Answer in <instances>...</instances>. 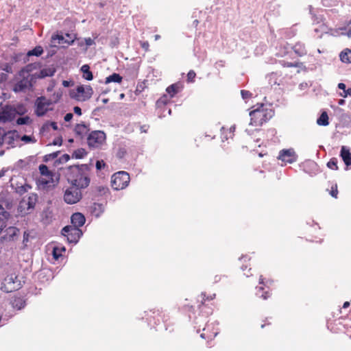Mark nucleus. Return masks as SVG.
I'll return each instance as SVG.
<instances>
[{
    "instance_id": "nucleus-30",
    "label": "nucleus",
    "mask_w": 351,
    "mask_h": 351,
    "mask_svg": "<svg viewBox=\"0 0 351 351\" xmlns=\"http://www.w3.org/2000/svg\"><path fill=\"white\" fill-rule=\"evenodd\" d=\"M93 212L98 217L104 212L102 204L95 203L93 206Z\"/></svg>"
},
{
    "instance_id": "nucleus-6",
    "label": "nucleus",
    "mask_w": 351,
    "mask_h": 351,
    "mask_svg": "<svg viewBox=\"0 0 351 351\" xmlns=\"http://www.w3.org/2000/svg\"><path fill=\"white\" fill-rule=\"evenodd\" d=\"M21 287V281L15 274L8 275L1 285V289L6 293L18 290Z\"/></svg>"
},
{
    "instance_id": "nucleus-29",
    "label": "nucleus",
    "mask_w": 351,
    "mask_h": 351,
    "mask_svg": "<svg viewBox=\"0 0 351 351\" xmlns=\"http://www.w3.org/2000/svg\"><path fill=\"white\" fill-rule=\"evenodd\" d=\"M43 47L40 46H37L32 50L29 51L27 53V56H39L43 53Z\"/></svg>"
},
{
    "instance_id": "nucleus-40",
    "label": "nucleus",
    "mask_w": 351,
    "mask_h": 351,
    "mask_svg": "<svg viewBox=\"0 0 351 351\" xmlns=\"http://www.w3.org/2000/svg\"><path fill=\"white\" fill-rule=\"evenodd\" d=\"M195 73L194 72V71L193 70H191L188 74H187V81L188 82H193V80H194V78L195 77Z\"/></svg>"
},
{
    "instance_id": "nucleus-1",
    "label": "nucleus",
    "mask_w": 351,
    "mask_h": 351,
    "mask_svg": "<svg viewBox=\"0 0 351 351\" xmlns=\"http://www.w3.org/2000/svg\"><path fill=\"white\" fill-rule=\"evenodd\" d=\"M88 169V165L70 166L69 167V181L80 190L86 188L90 184V178L86 173Z\"/></svg>"
},
{
    "instance_id": "nucleus-11",
    "label": "nucleus",
    "mask_w": 351,
    "mask_h": 351,
    "mask_svg": "<svg viewBox=\"0 0 351 351\" xmlns=\"http://www.w3.org/2000/svg\"><path fill=\"white\" fill-rule=\"evenodd\" d=\"M16 108L11 106H6L0 112V121L4 123L11 121L16 117Z\"/></svg>"
},
{
    "instance_id": "nucleus-52",
    "label": "nucleus",
    "mask_w": 351,
    "mask_h": 351,
    "mask_svg": "<svg viewBox=\"0 0 351 351\" xmlns=\"http://www.w3.org/2000/svg\"><path fill=\"white\" fill-rule=\"evenodd\" d=\"M49 126H51L54 130H58V125L56 122H50Z\"/></svg>"
},
{
    "instance_id": "nucleus-4",
    "label": "nucleus",
    "mask_w": 351,
    "mask_h": 351,
    "mask_svg": "<svg viewBox=\"0 0 351 351\" xmlns=\"http://www.w3.org/2000/svg\"><path fill=\"white\" fill-rule=\"evenodd\" d=\"M37 201V194L30 193L27 197H23L19 202L18 210L23 215L29 214L34 210Z\"/></svg>"
},
{
    "instance_id": "nucleus-44",
    "label": "nucleus",
    "mask_w": 351,
    "mask_h": 351,
    "mask_svg": "<svg viewBox=\"0 0 351 351\" xmlns=\"http://www.w3.org/2000/svg\"><path fill=\"white\" fill-rule=\"evenodd\" d=\"M2 132V129L0 128V147L5 143V133Z\"/></svg>"
},
{
    "instance_id": "nucleus-19",
    "label": "nucleus",
    "mask_w": 351,
    "mask_h": 351,
    "mask_svg": "<svg viewBox=\"0 0 351 351\" xmlns=\"http://www.w3.org/2000/svg\"><path fill=\"white\" fill-rule=\"evenodd\" d=\"M81 71L83 73V77L87 80H92L93 75L90 71V66L88 64H84L81 67Z\"/></svg>"
},
{
    "instance_id": "nucleus-50",
    "label": "nucleus",
    "mask_w": 351,
    "mask_h": 351,
    "mask_svg": "<svg viewBox=\"0 0 351 351\" xmlns=\"http://www.w3.org/2000/svg\"><path fill=\"white\" fill-rule=\"evenodd\" d=\"M50 125V122L45 123L41 128V132H45V130H48Z\"/></svg>"
},
{
    "instance_id": "nucleus-25",
    "label": "nucleus",
    "mask_w": 351,
    "mask_h": 351,
    "mask_svg": "<svg viewBox=\"0 0 351 351\" xmlns=\"http://www.w3.org/2000/svg\"><path fill=\"white\" fill-rule=\"evenodd\" d=\"M5 143L10 145L12 147H15L14 143V136L12 132H8L7 134L5 133Z\"/></svg>"
},
{
    "instance_id": "nucleus-27",
    "label": "nucleus",
    "mask_w": 351,
    "mask_h": 351,
    "mask_svg": "<svg viewBox=\"0 0 351 351\" xmlns=\"http://www.w3.org/2000/svg\"><path fill=\"white\" fill-rule=\"evenodd\" d=\"M6 232L9 236V239L14 240V237L18 234L19 230L16 227L11 226L6 230Z\"/></svg>"
},
{
    "instance_id": "nucleus-45",
    "label": "nucleus",
    "mask_w": 351,
    "mask_h": 351,
    "mask_svg": "<svg viewBox=\"0 0 351 351\" xmlns=\"http://www.w3.org/2000/svg\"><path fill=\"white\" fill-rule=\"evenodd\" d=\"M6 226V220L0 219V232H2L3 229Z\"/></svg>"
},
{
    "instance_id": "nucleus-35",
    "label": "nucleus",
    "mask_w": 351,
    "mask_h": 351,
    "mask_svg": "<svg viewBox=\"0 0 351 351\" xmlns=\"http://www.w3.org/2000/svg\"><path fill=\"white\" fill-rule=\"evenodd\" d=\"M10 217V213L0 204V219L7 220Z\"/></svg>"
},
{
    "instance_id": "nucleus-49",
    "label": "nucleus",
    "mask_w": 351,
    "mask_h": 351,
    "mask_svg": "<svg viewBox=\"0 0 351 351\" xmlns=\"http://www.w3.org/2000/svg\"><path fill=\"white\" fill-rule=\"evenodd\" d=\"M73 111L75 114H78V115H81L82 114V110L81 108L79 107V106H75L73 108Z\"/></svg>"
},
{
    "instance_id": "nucleus-32",
    "label": "nucleus",
    "mask_w": 351,
    "mask_h": 351,
    "mask_svg": "<svg viewBox=\"0 0 351 351\" xmlns=\"http://www.w3.org/2000/svg\"><path fill=\"white\" fill-rule=\"evenodd\" d=\"M85 149L81 148L75 150L73 154V157L75 158H82L86 155Z\"/></svg>"
},
{
    "instance_id": "nucleus-41",
    "label": "nucleus",
    "mask_w": 351,
    "mask_h": 351,
    "mask_svg": "<svg viewBox=\"0 0 351 351\" xmlns=\"http://www.w3.org/2000/svg\"><path fill=\"white\" fill-rule=\"evenodd\" d=\"M241 94L243 99H248V98L251 97V96H252V93L250 91L245 90H242L241 91Z\"/></svg>"
},
{
    "instance_id": "nucleus-59",
    "label": "nucleus",
    "mask_w": 351,
    "mask_h": 351,
    "mask_svg": "<svg viewBox=\"0 0 351 351\" xmlns=\"http://www.w3.org/2000/svg\"><path fill=\"white\" fill-rule=\"evenodd\" d=\"M63 85L64 86L67 87L69 85V82L67 81H63Z\"/></svg>"
},
{
    "instance_id": "nucleus-39",
    "label": "nucleus",
    "mask_w": 351,
    "mask_h": 351,
    "mask_svg": "<svg viewBox=\"0 0 351 351\" xmlns=\"http://www.w3.org/2000/svg\"><path fill=\"white\" fill-rule=\"evenodd\" d=\"M16 108V114L23 115L26 112L25 108L22 105H19Z\"/></svg>"
},
{
    "instance_id": "nucleus-23",
    "label": "nucleus",
    "mask_w": 351,
    "mask_h": 351,
    "mask_svg": "<svg viewBox=\"0 0 351 351\" xmlns=\"http://www.w3.org/2000/svg\"><path fill=\"white\" fill-rule=\"evenodd\" d=\"M317 123L319 125H323V126H326L329 124L328 116L326 112H323L321 114L320 117L317 120Z\"/></svg>"
},
{
    "instance_id": "nucleus-48",
    "label": "nucleus",
    "mask_w": 351,
    "mask_h": 351,
    "mask_svg": "<svg viewBox=\"0 0 351 351\" xmlns=\"http://www.w3.org/2000/svg\"><path fill=\"white\" fill-rule=\"evenodd\" d=\"M62 143V140L61 138H58L56 139H55L53 143H52V145H61Z\"/></svg>"
},
{
    "instance_id": "nucleus-47",
    "label": "nucleus",
    "mask_w": 351,
    "mask_h": 351,
    "mask_svg": "<svg viewBox=\"0 0 351 351\" xmlns=\"http://www.w3.org/2000/svg\"><path fill=\"white\" fill-rule=\"evenodd\" d=\"M104 166V162L101 160V161H99V160H97V162H96V168L99 170L103 168V167Z\"/></svg>"
},
{
    "instance_id": "nucleus-62",
    "label": "nucleus",
    "mask_w": 351,
    "mask_h": 351,
    "mask_svg": "<svg viewBox=\"0 0 351 351\" xmlns=\"http://www.w3.org/2000/svg\"><path fill=\"white\" fill-rule=\"evenodd\" d=\"M155 40H157L160 38V36L158 34H156L154 36Z\"/></svg>"
},
{
    "instance_id": "nucleus-61",
    "label": "nucleus",
    "mask_w": 351,
    "mask_h": 351,
    "mask_svg": "<svg viewBox=\"0 0 351 351\" xmlns=\"http://www.w3.org/2000/svg\"><path fill=\"white\" fill-rule=\"evenodd\" d=\"M263 280L264 279H263V276H261L260 279H259V283L260 284H263Z\"/></svg>"
},
{
    "instance_id": "nucleus-43",
    "label": "nucleus",
    "mask_w": 351,
    "mask_h": 351,
    "mask_svg": "<svg viewBox=\"0 0 351 351\" xmlns=\"http://www.w3.org/2000/svg\"><path fill=\"white\" fill-rule=\"evenodd\" d=\"M337 193H338L337 186V185H335V187H333V186L332 187V190H331V191H330V195H331L332 197H334L337 198Z\"/></svg>"
},
{
    "instance_id": "nucleus-38",
    "label": "nucleus",
    "mask_w": 351,
    "mask_h": 351,
    "mask_svg": "<svg viewBox=\"0 0 351 351\" xmlns=\"http://www.w3.org/2000/svg\"><path fill=\"white\" fill-rule=\"evenodd\" d=\"M59 152H53L51 154H47L45 156V161H48L50 160H53L56 158L59 154Z\"/></svg>"
},
{
    "instance_id": "nucleus-22",
    "label": "nucleus",
    "mask_w": 351,
    "mask_h": 351,
    "mask_svg": "<svg viewBox=\"0 0 351 351\" xmlns=\"http://www.w3.org/2000/svg\"><path fill=\"white\" fill-rule=\"evenodd\" d=\"M122 81V77L118 73H113L106 78V84L110 82L121 83Z\"/></svg>"
},
{
    "instance_id": "nucleus-20",
    "label": "nucleus",
    "mask_w": 351,
    "mask_h": 351,
    "mask_svg": "<svg viewBox=\"0 0 351 351\" xmlns=\"http://www.w3.org/2000/svg\"><path fill=\"white\" fill-rule=\"evenodd\" d=\"M31 188L32 186L28 184H24L21 185L16 184V186L14 187V189L16 193L19 195H23L25 193L27 192V191Z\"/></svg>"
},
{
    "instance_id": "nucleus-15",
    "label": "nucleus",
    "mask_w": 351,
    "mask_h": 351,
    "mask_svg": "<svg viewBox=\"0 0 351 351\" xmlns=\"http://www.w3.org/2000/svg\"><path fill=\"white\" fill-rule=\"evenodd\" d=\"M75 37L69 34H66V36H62V35H56L55 36L52 37V39L56 40H58V44H64L66 43L67 45H71L73 43L75 40Z\"/></svg>"
},
{
    "instance_id": "nucleus-36",
    "label": "nucleus",
    "mask_w": 351,
    "mask_h": 351,
    "mask_svg": "<svg viewBox=\"0 0 351 351\" xmlns=\"http://www.w3.org/2000/svg\"><path fill=\"white\" fill-rule=\"evenodd\" d=\"M327 166L328 168L332 169H337V160L335 158H333L330 160V161L327 163Z\"/></svg>"
},
{
    "instance_id": "nucleus-58",
    "label": "nucleus",
    "mask_w": 351,
    "mask_h": 351,
    "mask_svg": "<svg viewBox=\"0 0 351 351\" xmlns=\"http://www.w3.org/2000/svg\"><path fill=\"white\" fill-rule=\"evenodd\" d=\"M338 104L339 105H343L345 104V100L344 99H339V101H338Z\"/></svg>"
},
{
    "instance_id": "nucleus-14",
    "label": "nucleus",
    "mask_w": 351,
    "mask_h": 351,
    "mask_svg": "<svg viewBox=\"0 0 351 351\" xmlns=\"http://www.w3.org/2000/svg\"><path fill=\"white\" fill-rule=\"evenodd\" d=\"M71 220L73 224L71 226L80 228L84 224L86 219L82 213H75L72 215Z\"/></svg>"
},
{
    "instance_id": "nucleus-2",
    "label": "nucleus",
    "mask_w": 351,
    "mask_h": 351,
    "mask_svg": "<svg viewBox=\"0 0 351 351\" xmlns=\"http://www.w3.org/2000/svg\"><path fill=\"white\" fill-rule=\"evenodd\" d=\"M32 69L33 64H29L20 71L16 77V82L13 87L15 93L26 92L32 89L35 82V75L30 73Z\"/></svg>"
},
{
    "instance_id": "nucleus-17",
    "label": "nucleus",
    "mask_w": 351,
    "mask_h": 351,
    "mask_svg": "<svg viewBox=\"0 0 351 351\" xmlns=\"http://www.w3.org/2000/svg\"><path fill=\"white\" fill-rule=\"evenodd\" d=\"M90 128L88 125H86L84 123H78L75 127V132L81 138H83L84 136H86Z\"/></svg>"
},
{
    "instance_id": "nucleus-64",
    "label": "nucleus",
    "mask_w": 351,
    "mask_h": 351,
    "mask_svg": "<svg viewBox=\"0 0 351 351\" xmlns=\"http://www.w3.org/2000/svg\"><path fill=\"white\" fill-rule=\"evenodd\" d=\"M102 101L104 104H106L108 101V99H103Z\"/></svg>"
},
{
    "instance_id": "nucleus-9",
    "label": "nucleus",
    "mask_w": 351,
    "mask_h": 351,
    "mask_svg": "<svg viewBox=\"0 0 351 351\" xmlns=\"http://www.w3.org/2000/svg\"><path fill=\"white\" fill-rule=\"evenodd\" d=\"M93 93V88L90 86H79L76 88V92L71 93L73 98L80 101H84L89 99Z\"/></svg>"
},
{
    "instance_id": "nucleus-55",
    "label": "nucleus",
    "mask_w": 351,
    "mask_h": 351,
    "mask_svg": "<svg viewBox=\"0 0 351 351\" xmlns=\"http://www.w3.org/2000/svg\"><path fill=\"white\" fill-rule=\"evenodd\" d=\"M53 255L56 259H58L59 257V255H58L56 253V248L53 249Z\"/></svg>"
},
{
    "instance_id": "nucleus-57",
    "label": "nucleus",
    "mask_w": 351,
    "mask_h": 351,
    "mask_svg": "<svg viewBox=\"0 0 351 351\" xmlns=\"http://www.w3.org/2000/svg\"><path fill=\"white\" fill-rule=\"evenodd\" d=\"M350 306V302H345L343 305V308H348V306Z\"/></svg>"
},
{
    "instance_id": "nucleus-63",
    "label": "nucleus",
    "mask_w": 351,
    "mask_h": 351,
    "mask_svg": "<svg viewBox=\"0 0 351 351\" xmlns=\"http://www.w3.org/2000/svg\"><path fill=\"white\" fill-rule=\"evenodd\" d=\"M230 132H233L234 130H235V126H232L230 128Z\"/></svg>"
},
{
    "instance_id": "nucleus-8",
    "label": "nucleus",
    "mask_w": 351,
    "mask_h": 351,
    "mask_svg": "<svg viewBox=\"0 0 351 351\" xmlns=\"http://www.w3.org/2000/svg\"><path fill=\"white\" fill-rule=\"evenodd\" d=\"M62 234L66 237L69 243H76L82 235V232L77 227L66 226L62 228Z\"/></svg>"
},
{
    "instance_id": "nucleus-42",
    "label": "nucleus",
    "mask_w": 351,
    "mask_h": 351,
    "mask_svg": "<svg viewBox=\"0 0 351 351\" xmlns=\"http://www.w3.org/2000/svg\"><path fill=\"white\" fill-rule=\"evenodd\" d=\"M70 159V156L69 154H65L64 155H62L60 158V162H67Z\"/></svg>"
},
{
    "instance_id": "nucleus-21",
    "label": "nucleus",
    "mask_w": 351,
    "mask_h": 351,
    "mask_svg": "<svg viewBox=\"0 0 351 351\" xmlns=\"http://www.w3.org/2000/svg\"><path fill=\"white\" fill-rule=\"evenodd\" d=\"M293 51L295 53L299 55L300 56H302L306 53V51L305 49V47L302 43H296L293 47Z\"/></svg>"
},
{
    "instance_id": "nucleus-13",
    "label": "nucleus",
    "mask_w": 351,
    "mask_h": 351,
    "mask_svg": "<svg viewBox=\"0 0 351 351\" xmlns=\"http://www.w3.org/2000/svg\"><path fill=\"white\" fill-rule=\"evenodd\" d=\"M278 158L285 162L293 163L297 160V155L293 149H282Z\"/></svg>"
},
{
    "instance_id": "nucleus-7",
    "label": "nucleus",
    "mask_w": 351,
    "mask_h": 351,
    "mask_svg": "<svg viewBox=\"0 0 351 351\" xmlns=\"http://www.w3.org/2000/svg\"><path fill=\"white\" fill-rule=\"evenodd\" d=\"M106 134L101 130L91 132L87 137V143L90 147L98 148L105 142Z\"/></svg>"
},
{
    "instance_id": "nucleus-12",
    "label": "nucleus",
    "mask_w": 351,
    "mask_h": 351,
    "mask_svg": "<svg viewBox=\"0 0 351 351\" xmlns=\"http://www.w3.org/2000/svg\"><path fill=\"white\" fill-rule=\"evenodd\" d=\"M50 100L46 99L44 97H38L36 101V114L38 117L43 116L47 110V107L51 105Z\"/></svg>"
},
{
    "instance_id": "nucleus-28",
    "label": "nucleus",
    "mask_w": 351,
    "mask_h": 351,
    "mask_svg": "<svg viewBox=\"0 0 351 351\" xmlns=\"http://www.w3.org/2000/svg\"><path fill=\"white\" fill-rule=\"evenodd\" d=\"M179 89V86L178 84H173L167 88V92L171 95V97H173L178 92Z\"/></svg>"
},
{
    "instance_id": "nucleus-10",
    "label": "nucleus",
    "mask_w": 351,
    "mask_h": 351,
    "mask_svg": "<svg viewBox=\"0 0 351 351\" xmlns=\"http://www.w3.org/2000/svg\"><path fill=\"white\" fill-rule=\"evenodd\" d=\"M82 197L81 191L73 185L65 191L64 195V199L69 204H74L78 202Z\"/></svg>"
},
{
    "instance_id": "nucleus-5",
    "label": "nucleus",
    "mask_w": 351,
    "mask_h": 351,
    "mask_svg": "<svg viewBox=\"0 0 351 351\" xmlns=\"http://www.w3.org/2000/svg\"><path fill=\"white\" fill-rule=\"evenodd\" d=\"M129 182V174L125 171H119L112 176L111 186L114 190L119 191L125 189Z\"/></svg>"
},
{
    "instance_id": "nucleus-16",
    "label": "nucleus",
    "mask_w": 351,
    "mask_h": 351,
    "mask_svg": "<svg viewBox=\"0 0 351 351\" xmlns=\"http://www.w3.org/2000/svg\"><path fill=\"white\" fill-rule=\"evenodd\" d=\"M56 72V69L53 66H49L43 69L40 71L39 73H35L34 75H35V78H44L46 77H51L54 75Z\"/></svg>"
},
{
    "instance_id": "nucleus-33",
    "label": "nucleus",
    "mask_w": 351,
    "mask_h": 351,
    "mask_svg": "<svg viewBox=\"0 0 351 351\" xmlns=\"http://www.w3.org/2000/svg\"><path fill=\"white\" fill-rule=\"evenodd\" d=\"M32 122L31 119L28 116H25L23 117H19L16 120V123L18 125H29Z\"/></svg>"
},
{
    "instance_id": "nucleus-37",
    "label": "nucleus",
    "mask_w": 351,
    "mask_h": 351,
    "mask_svg": "<svg viewBox=\"0 0 351 351\" xmlns=\"http://www.w3.org/2000/svg\"><path fill=\"white\" fill-rule=\"evenodd\" d=\"M21 139L25 143H36V140L34 137L27 135H23Z\"/></svg>"
},
{
    "instance_id": "nucleus-18",
    "label": "nucleus",
    "mask_w": 351,
    "mask_h": 351,
    "mask_svg": "<svg viewBox=\"0 0 351 351\" xmlns=\"http://www.w3.org/2000/svg\"><path fill=\"white\" fill-rule=\"evenodd\" d=\"M340 156L346 166L351 165V153L347 147H341Z\"/></svg>"
},
{
    "instance_id": "nucleus-54",
    "label": "nucleus",
    "mask_w": 351,
    "mask_h": 351,
    "mask_svg": "<svg viewBox=\"0 0 351 351\" xmlns=\"http://www.w3.org/2000/svg\"><path fill=\"white\" fill-rule=\"evenodd\" d=\"M141 46L143 49L147 50L149 47V43L147 42L143 43Z\"/></svg>"
},
{
    "instance_id": "nucleus-53",
    "label": "nucleus",
    "mask_w": 351,
    "mask_h": 351,
    "mask_svg": "<svg viewBox=\"0 0 351 351\" xmlns=\"http://www.w3.org/2000/svg\"><path fill=\"white\" fill-rule=\"evenodd\" d=\"M28 237H29V234L27 233L26 232H24V234H23V242H27L28 241Z\"/></svg>"
},
{
    "instance_id": "nucleus-56",
    "label": "nucleus",
    "mask_w": 351,
    "mask_h": 351,
    "mask_svg": "<svg viewBox=\"0 0 351 351\" xmlns=\"http://www.w3.org/2000/svg\"><path fill=\"white\" fill-rule=\"evenodd\" d=\"M261 298H263L264 300H266L267 298H269V295L267 292H265L261 295Z\"/></svg>"
},
{
    "instance_id": "nucleus-26",
    "label": "nucleus",
    "mask_w": 351,
    "mask_h": 351,
    "mask_svg": "<svg viewBox=\"0 0 351 351\" xmlns=\"http://www.w3.org/2000/svg\"><path fill=\"white\" fill-rule=\"evenodd\" d=\"M338 88L341 90H343V93H340V96L343 97H346L347 96L350 95L351 96V88H346V84L343 83H339L338 84Z\"/></svg>"
},
{
    "instance_id": "nucleus-60",
    "label": "nucleus",
    "mask_w": 351,
    "mask_h": 351,
    "mask_svg": "<svg viewBox=\"0 0 351 351\" xmlns=\"http://www.w3.org/2000/svg\"><path fill=\"white\" fill-rule=\"evenodd\" d=\"M4 175H5V171H4V170H3V169H2V170H1V171H0V178H1V177H3Z\"/></svg>"
},
{
    "instance_id": "nucleus-34",
    "label": "nucleus",
    "mask_w": 351,
    "mask_h": 351,
    "mask_svg": "<svg viewBox=\"0 0 351 351\" xmlns=\"http://www.w3.org/2000/svg\"><path fill=\"white\" fill-rule=\"evenodd\" d=\"M50 183V181L45 179L40 178L38 180V184L40 187H43V189H45L47 187H49V184Z\"/></svg>"
},
{
    "instance_id": "nucleus-46",
    "label": "nucleus",
    "mask_w": 351,
    "mask_h": 351,
    "mask_svg": "<svg viewBox=\"0 0 351 351\" xmlns=\"http://www.w3.org/2000/svg\"><path fill=\"white\" fill-rule=\"evenodd\" d=\"M73 117V115L72 113H67L66 114V115L64 116V121H66V122H69L70 121Z\"/></svg>"
},
{
    "instance_id": "nucleus-3",
    "label": "nucleus",
    "mask_w": 351,
    "mask_h": 351,
    "mask_svg": "<svg viewBox=\"0 0 351 351\" xmlns=\"http://www.w3.org/2000/svg\"><path fill=\"white\" fill-rule=\"evenodd\" d=\"M274 111L261 104L250 112V123L253 126H261L274 116Z\"/></svg>"
},
{
    "instance_id": "nucleus-51",
    "label": "nucleus",
    "mask_w": 351,
    "mask_h": 351,
    "mask_svg": "<svg viewBox=\"0 0 351 351\" xmlns=\"http://www.w3.org/2000/svg\"><path fill=\"white\" fill-rule=\"evenodd\" d=\"M85 43L87 46H90L94 43V41L90 38H85Z\"/></svg>"
},
{
    "instance_id": "nucleus-24",
    "label": "nucleus",
    "mask_w": 351,
    "mask_h": 351,
    "mask_svg": "<svg viewBox=\"0 0 351 351\" xmlns=\"http://www.w3.org/2000/svg\"><path fill=\"white\" fill-rule=\"evenodd\" d=\"M340 59L343 62H351V50L346 49L340 53Z\"/></svg>"
},
{
    "instance_id": "nucleus-31",
    "label": "nucleus",
    "mask_w": 351,
    "mask_h": 351,
    "mask_svg": "<svg viewBox=\"0 0 351 351\" xmlns=\"http://www.w3.org/2000/svg\"><path fill=\"white\" fill-rule=\"evenodd\" d=\"M39 171L42 176H45L49 178L51 176V172L45 165H40L39 166Z\"/></svg>"
}]
</instances>
